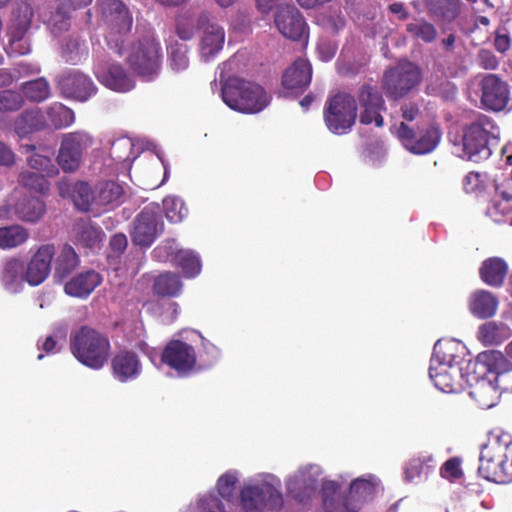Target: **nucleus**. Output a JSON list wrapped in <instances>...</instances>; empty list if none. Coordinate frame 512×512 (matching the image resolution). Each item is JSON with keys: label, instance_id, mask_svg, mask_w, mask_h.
Listing matches in <instances>:
<instances>
[{"label": "nucleus", "instance_id": "nucleus-31", "mask_svg": "<svg viewBox=\"0 0 512 512\" xmlns=\"http://www.w3.org/2000/svg\"><path fill=\"white\" fill-rule=\"evenodd\" d=\"M55 255L53 277L57 282H62L79 267L80 258L74 248L68 244L63 245Z\"/></svg>", "mask_w": 512, "mask_h": 512}, {"label": "nucleus", "instance_id": "nucleus-30", "mask_svg": "<svg viewBox=\"0 0 512 512\" xmlns=\"http://www.w3.org/2000/svg\"><path fill=\"white\" fill-rule=\"evenodd\" d=\"M477 365L483 370V378L490 380V377L499 375L512 363L501 351L488 350L478 354Z\"/></svg>", "mask_w": 512, "mask_h": 512}, {"label": "nucleus", "instance_id": "nucleus-11", "mask_svg": "<svg viewBox=\"0 0 512 512\" xmlns=\"http://www.w3.org/2000/svg\"><path fill=\"white\" fill-rule=\"evenodd\" d=\"M163 231V222L159 207L148 205L136 216L131 239L133 244L141 247H149Z\"/></svg>", "mask_w": 512, "mask_h": 512}, {"label": "nucleus", "instance_id": "nucleus-48", "mask_svg": "<svg viewBox=\"0 0 512 512\" xmlns=\"http://www.w3.org/2000/svg\"><path fill=\"white\" fill-rule=\"evenodd\" d=\"M406 30L413 37L426 43L433 42L437 37V30L435 26L424 19L407 24Z\"/></svg>", "mask_w": 512, "mask_h": 512}, {"label": "nucleus", "instance_id": "nucleus-6", "mask_svg": "<svg viewBox=\"0 0 512 512\" xmlns=\"http://www.w3.org/2000/svg\"><path fill=\"white\" fill-rule=\"evenodd\" d=\"M101 11L107 26V44L116 53L122 54L124 37L133 25L132 15L120 0H102Z\"/></svg>", "mask_w": 512, "mask_h": 512}, {"label": "nucleus", "instance_id": "nucleus-57", "mask_svg": "<svg viewBox=\"0 0 512 512\" xmlns=\"http://www.w3.org/2000/svg\"><path fill=\"white\" fill-rule=\"evenodd\" d=\"M201 512H225L221 501L214 495H208L200 499Z\"/></svg>", "mask_w": 512, "mask_h": 512}, {"label": "nucleus", "instance_id": "nucleus-51", "mask_svg": "<svg viewBox=\"0 0 512 512\" xmlns=\"http://www.w3.org/2000/svg\"><path fill=\"white\" fill-rule=\"evenodd\" d=\"M238 482V473L228 471L221 475L217 481V489L222 498L230 501L234 498V490Z\"/></svg>", "mask_w": 512, "mask_h": 512}, {"label": "nucleus", "instance_id": "nucleus-13", "mask_svg": "<svg viewBox=\"0 0 512 512\" xmlns=\"http://www.w3.org/2000/svg\"><path fill=\"white\" fill-rule=\"evenodd\" d=\"M160 48L153 39L146 38L132 44L127 55L131 68L143 77L155 74L159 68Z\"/></svg>", "mask_w": 512, "mask_h": 512}, {"label": "nucleus", "instance_id": "nucleus-8", "mask_svg": "<svg viewBox=\"0 0 512 512\" xmlns=\"http://www.w3.org/2000/svg\"><path fill=\"white\" fill-rule=\"evenodd\" d=\"M357 104L355 98L345 92H339L325 104L324 121L334 134H345L355 124Z\"/></svg>", "mask_w": 512, "mask_h": 512}, {"label": "nucleus", "instance_id": "nucleus-20", "mask_svg": "<svg viewBox=\"0 0 512 512\" xmlns=\"http://www.w3.org/2000/svg\"><path fill=\"white\" fill-rule=\"evenodd\" d=\"M55 254L56 249L53 244L41 245L25 266V281L31 286L43 283L51 272V263Z\"/></svg>", "mask_w": 512, "mask_h": 512}, {"label": "nucleus", "instance_id": "nucleus-34", "mask_svg": "<svg viewBox=\"0 0 512 512\" xmlns=\"http://www.w3.org/2000/svg\"><path fill=\"white\" fill-rule=\"evenodd\" d=\"M8 206L13 209L19 219L27 222L38 221L45 211L44 203L33 196H23L15 203L9 202Z\"/></svg>", "mask_w": 512, "mask_h": 512}, {"label": "nucleus", "instance_id": "nucleus-19", "mask_svg": "<svg viewBox=\"0 0 512 512\" xmlns=\"http://www.w3.org/2000/svg\"><path fill=\"white\" fill-rule=\"evenodd\" d=\"M358 101L363 109L360 114V122L365 125L374 122L377 127H382L384 120L380 112L386 107L378 88L369 84L361 86L358 92Z\"/></svg>", "mask_w": 512, "mask_h": 512}, {"label": "nucleus", "instance_id": "nucleus-54", "mask_svg": "<svg viewBox=\"0 0 512 512\" xmlns=\"http://www.w3.org/2000/svg\"><path fill=\"white\" fill-rule=\"evenodd\" d=\"M182 249H178V246L174 240H166L161 245L156 247L153 251L155 257L160 261L171 260L174 262L175 254Z\"/></svg>", "mask_w": 512, "mask_h": 512}, {"label": "nucleus", "instance_id": "nucleus-53", "mask_svg": "<svg viewBox=\"0 0 512 512\" xmlns=\"http://www.w3.org/2000/svg\"><path fill=\"white\" fill-rule=\"evenodd\" d=\"M187 51V46L184 44L175 43L170 45L168 52L172 69L180 71L188 67Z\"/></svg>", "mask_w": 512, "mask_h": 512}, {"label": "nucleus", "instance_id": "nucleus-22", "mask_svg": "<svg viewBox=\"0 0 512 512\" xmlns=\"http://www.w3.org/2000/svg\"><path fill=\"white\" fill-rule=\"evenodd\" d=\"M97 79L111 90L127 92L134 87V81L118 64H109L99 61L94 66Z\"/></svg>", "mask_w": 512, "mask_h": 512}, {"label": "nucleus", "instance_id": "nucleus-50", "mask_svg": "<svg viewBox=\"0 0 512 512\" xmlns=\"http://www.w3.org/2000/svg\"><path fill=\"white\" fill-rule=\"evenodd\" d=\"M33 16L34 11L31 5L26 2L20 3L15 11V32L24 34L29 29Z\"/></svg>", "mask_w": 512, "mask_h": 512}, {"label": "nucleus", "instance_id": "nucleus-44", "mask_svg": "<svg viewBox=\"0 0 512 512\" xmlns=\"http://www.w3.org/2000/svg\"><path fill=\"white\" fill-rule=\"evenodd\" d=\"M29 238V232L20 225H11L0 228V248L11 249L25 243Z\"/></svg>", "mask_w": 512, "mask_h": 512}, {"label": "nucleus", "instance_id": "nucleus-29", "mask_svg": "<svg viewBox=\"0 0 512 512\" xmlns=\"http://www.w3.org/2000/svg\"><path fill=\"white\" fill-rule=\"evenodd\" d=\"M102 229L89 220H79L73 227V240L76 245L84 248L95 249L103 241Z\"/></svg>", "mask_w": 512, "mask_h": 512}, {"label": "nucleus", "instance_id": "nucleus-45", "mask_svg": "<svg viewBox=\"0 0 512 512\" xmlns=\"http://www.w3.org/2000/svg\"><path fill=\"white\" fill-rule=\"evenodd\" d=\"M47 177L38 172L23 170L19 173L18 183L30 191L45 194L49 190Z\"/></svg>", "mask_w": 512, "mask_h": 512}, {"label": "nucleus", "instance_id": "nucleus-33", "mask_svg": "<svg viewBox=\"0 0 512 512\" xmlns=\"http://www.w3.org/2000/svg\"><path fill=\"white\" fill-rule=\"evenodd\" d=\"M469 311L477 318L486 319L495 315L497 298L489 291L477 290L469 298Z\"/></svg>", "mask_w": 512, "mask_h": 512}, {"label": "nucleus", "instance_id": "nucleus-61", "mask_svg": "<svg viewBox=\"0 0 512 512\" xmlns=\"http://www.w3.org/2000/svg\"><path fill=\"white\" fill-rule=\"evenodd\" d=\"M23 35L24 34L15 31L12 33L11 47L14 52L20 55H25L30 52V46L23 40Z\"/></svg>", "mask_w": 512, "mask_h": 512}, {"label": "nucleus", "instance_id": "nucleus-7", "mask_svg": "<svg viewBox=\"0 0 512 512\" xmlns=\"http://www.w3.org/2000/svg\"><path fill=\"white\" fill-rule=\"evenodd\" d=\"M493 127L492 121L486 116H480L476 121L467 126L459 143H455L456 153L459 157L479 162L491 155L488 147L489 128Z\"/></svg>", "mask_w": 512, "mask_h": 512}, {"label": "nucleus", "instance_id": "nucleus-52", "mask_svg": "<svg viewBox=\"0 0 512 512\" xmlns=\"http://www.w3.org/2000/svg\"><path fill=\"white\" fill-rule=\"evenodd\" d=\"M24 104L21 93L14 90H0V111L12 112L20 109Z\"/></svg>", "mask_w": 512, "mask_h": 512}, {"label": "nucleus", "instance_id": "nucleus-26", "mask_svg": "<svg viewBox=\"0 0 512 512\" xmlns=\"http://www.w3.org/2000/svg\"><path fill=\"white\" fill-rule=\"evenodd\" d=\"M102 278L94 270H87L71 277L64 285L67 295L77 298L89 296L100 285Z\"/></svg>", "mask_w": 512, "mask_h": 512}, {"label": "nucleus", "instance_id": "nucleus-5", "mask_svg": "<svg viewBox=\"0 0 512 512\" xmlns=\"http://www.w3.org/2000/svg\"><path fill=\"white\" fill-rule=\"evenodd\" d=\"M508 452L512 453V443L502 445L492 442L484 445L479 457L478 474L495 483L512 481V459L509 462Z\"/></svg>", "mask_w": 512, "mask_h": 512}, {"label": "nucleus", "instance_id": "nucleus-21", "mask_svg": "<svg viewBox=\"0 0 512 512\" xmlns=\"http://www.w3.org/2000/svg\"><path fill=\"white\" fill-rule=\"evenodd\" d=\"M279 32L291 40H301L307 37V26L299 10L294 6L281 7L275 16Z\"/></svg>", "mask_w": 512, "mask_h": 512}, {"label": "nucleus", "instance_id": "nucleus-15", "mask_svg": "<svg viewBox=\"0 0 512 512\" xmlns=\"http://www.w3.org/2000/svg\"><path fill=\"white\" fill-rule=\"evenodd\" d=\"M161 360L183 376L194 369L197 357L192 345L180 340H172L164 348Z\"/></svg>", "mask_w": 512, "mask_h": 512}, {"label": "nucleus", "instance_id": "nucleus-38", "mask_svg": "<svg viewBox=\"0 0 512 512\" xmlns=\"http://www.w3.org/2000/svg\"><path fill=\"white\" fill-rule=\"evenodd\" d=\"M460 4V0H429L428 10L442 24H448L459 16Z\"/></svg>", "mask_w": 512, "mask_h": 512}, {"label": "nucleus", "instance_id": "nucleus-27", "mask_svg": "<svg viewBox=\"0 0 512 512\" xmlns=\"http://www.w3.org/2000/svg\"><path fill=\"white\" fill-rule=\"evenodd\" d=\"M336 481L326 480L322 484L323 505L327 512H357L358 505L350 503L348 496L339 493Z\"/></svg>", "mask_w": 512, "mask_h": 512}, {"label": "nucleus", "instance_id": "nucleus-16", "mask_svg": "<svg viewBox=\"0 0 512 512\" xmlns=\"http://www.w3.org/2000/svg\"><path fill=\"white\" fill-rule=\"evenodd\" d=\"M481 104L488 110L502 111L510 100L508 84L495 74H487L480 81Z\"/></svg>", "mask_w": 512, "mask_h": 512}, {"label": "nucleus", "instance_id": "nucleus-64", "mask_svg": "<svg viewBox=\"0 0 512 512\" xmlns=\"http://www.w3.org/2000/svg\"><path fill=\"white\" fill-rule=\"evenodd\" d=\"M15 162V155L13 151L0 141V165L11 166Z\"/></svg>", "mask_w": 512, "mask_h": 512}, {"label": "nucleus", "instance_id": "nucleus-43", "mask_svg": "<svg viewBox=\"0 0 512 512\" xmlns=\"http://www.w3.org/2000/svg\"><path fill=\"white\" fill-rule=\"evenodd\" d=\"M153 290L162 297H175L182 290V282L176 273L165 272L155 278Z\"/></svg>", "mask_w": 512, "mask_h": 512}, {"label": "nucleus", "instance_id": "nucleus-3", "mask_svg": "<svg viewBox=\"0 0 512 512\" xmlns=\"http://www.w3.org/2000/svg\"><path fill=\"white\" fill-rule=\"evenodd\" d=\"M280 487V480L273 475H265L260 481L245 485L240 492L243 511L263 512L266 507L280 509L283 506Z\"/></svg>", "mask_w": 512, "mask_h": 512}, {"label": "nucleus", "instance_id": "nucleus-58", "mask_svg": "<svg viewBox=\"0 0 512 512\" xmlns=\"http://www.w3.org/2000/svg\"><path fill=\"white\" fill-rule=\"evenodd\" d=\"M177 35L182 40H190L194 36V27L192 21L183 17L179 18L176 26Z\"/></svg>", "mask_w": 512, "mask_h": 512}, {"label": "nucleus", "instance_id": "nucleus-1", "mask_svg": "<svg viewBox=\"0 0 512 512\" xmlns=\"http://www.w3.org/2000/svg\"><path fill=\"white\" fill-rule=\"evenodd\" d=\"M221 97L231 109L247 114L261 112L270 102L259 84L239 77H230L224 82Z\"/></svg>", "mask_w": 512, "mask_h": 512}, {"label": "nucleus", "instance_id": "nucleus-10", "mask_svg": "<svg viewBox=\"0 0 512 512\" xmlns=\"http://www.w3.org/2000/svg\"><path fill=\"white\" fill-rule=\"evenodd\" d=\"M396 134L408 151L418 155L432 152L438 146L441 139V131L434 125L416 132L405 122H401L397 127Z\"/></svg>", "mask_w": 512, "mask_h": 512}, {"label": "nucleus", "instance_id": "nucleus-14", "mask_svg": "<svg viewBox=\"0 0 512 512\" xmlns=\"http://www.w3.org/2000/svg\"><path fill=\"white\" fill-rule=\"evenodd\" d=\"M322 469L316 464H308L300 467L292 476L286 480V489L294 499L304 502L318 487V480Z\"/></svg>", "mask_w": 512, "mask_h": 512}, {"label": "nucleus", "instance_id": "nucleus-60", "mask_svg": "<svg viewBox=\"0 0 512 512\" xmlns=\"http://www.w3.org/2000/svg\"><path fill=\"white\" fill-rule=\"evenodd\" d=\"M401 115L403 118V122L414 121L419 115L420 109L419 105L415 102H407L401 105L400 107Z\"/></svg>", "mask_w": 512, "mask_h": 512}, {"label": "nucleus", "instance_id": "nucleus-42", "mask_svg": "<svg viewBox=\"0 0 512 512\" xmlns=\"http://www.w3.org/2000/svg\"><path fill=\"white\" fill-rule=\"evenodd\" d=\"M123 196V188L114 181L100 182L95 187V199L98 205H119Z\"/></svg>", "mask_w": 512, "mask_h": 512}, {"label": "nucleus", "instance_id": "nucleus-46", "mask_svg": "<svg viewBox=\"0 0 512 512\" xmlns=\"http://www.w3.org/2000/svg\"><path fill=\"white\" fill-rule=\"evenodd\" d=\"M21 90L31 102H42L50 95L49 83L43 77L23 83Z\"/></svg>", "mask_w": 512, "mask_h": 512}, {"label": "nucleus", "instance_id": "nucleus-56", "mask_svg": "<svg viewBox=\"0 0 512 512\" xmlns=\"http://www.w3.org/2000/svg\"><path fill=\"white\" fill-rule=\"evenodd\" d=\"M425 471L424 460L421 458L411 459L405 468V480L411 482L419 478Z\"/></svg>", "mask_w": 512, "mask_h": 512}, {"label": "nucleus", "instance_id": "nucleus-28", "mask_svg": "<svg viewBox=\"0 0 512 512\" xmlns=\"http://www.w3.org/2000/svg\"><path fill=\"white\" fill-rule=\"evenodd\" d=\"M114 376L121 382L135 379L141 372L138 355L132 351H121L112 360Z\"/></svg>", "mask_w": 512, "mask_h": 512}, {"label": "nucleus", "instance_id": "nucleus-17", "mask_svg": "<svg viewBox=\"0 0 512 512\" xmlns=\"http://www.w3.org/2000/svg\"><path fill=\"white\" fill-rule=\"evenodd\" d=\"M197 22L201 31L200 55L208 61L223 48L225 32L207 13H201Z\"/></svg>", "mask_w": 512, "mask_h": 512}, {"label": "nucleus", "instance_id": "nucleus-62", "mask_svg": "<svg viewBox=\"0 0 512 512\" xmlns=\"http://www.w3.org/2000/svg\"><path fill=\"white\" fill-rule=\"evenodd\" d=\"M63 56L67 62L76 64L80 60L79 43L77 41H70L64 49Z\"/></svg>", "mask_w": 512, "mask_h": 512}, {"label": "nucleus", "instance_id": "nucleus-4", "mask_svg": "<svg viewBox=\"0 0 512 512\" xmlns=\"http://www.w3.org/2000/svg\"><path fill=\"white\" fill-rule=\"evenodd\" d=\"M421 82L420 67L410 61H400L394 67L385 70L381 87L388 99L398 101L416 93Z\"/></svg>", "mask_w": 512, "mask_h": 512}, {"label": "nucleus", "instance_id": "nucleus-24", "mask_svg": "<svg viewBox=\"0 0 512 512\" xmlns=\"http://www.w3.org/2000/svg\"><path fill=\"white\" fill-rule=\"evenodd\" d=\"M311 78V64L307 60L297 59L284 71L282 85L291 93H301L309 86Z\"/></svg>", "mask_w": 512, "mask_h": 512}, {"label": "nucleus", "instance_id": "nucleus-35", "mask_svg": "<svg viewBox=\"0 0 512 512\" xmlns=\"http://www.w3.org/2000/svg\"><path fill=\"white\" fill-rule=\"evenodd\" d=\"M36 147L32 144H23L20 146V152L26 154L27 166L45 176L51 177L56 175L57 167L53 164L52 160L48 156H44L35 152Z\"/></svg>", "mask_w": 512, "mask_h": 512}, {"label": "nucleus", "instance_id": "nucleus-9", "mask_svg": "<svg viewBox=\"0 0 512 512\" xmlns=\"http://www.w3.org/2000/svg\"><path fill=\"white\" fill-rule=\"evenodd\" d=\"M94 143V136L85 130L62 134L57 156L58 165L64 172L71 173L76 171L81 165L84 153Z\"/></svg>", "mask_w": 512, "mask_h": 512}, {"label": "nucleus", "instance_id": "nucleus-63", "mask_svg": "<svg viewBox=\"0 0 512 512\" xmlns=\"http://www.w3.org/2000/svg\"><path fill=\"white\" fill-rule=\"evenodd\" d=\"M111 249L117 253L121 254L123 253L128 245L127 237L125 234L118 233L111 237L110 243H109Z\"/></svg>", "mask_w": 512, "mask_h": 512}, {"label": "nucleus", "instance_id": "nucleus-47", "mask_svg": "<svg viewBox=\"0 0 512 512\" xmlns=\"http://www.w3.org/2000/svg\"><path fill=\"white\" fill-rule=\"evenodd\" d=\"M173 263L182 269L186 277H195L201 271L199 257L190 250L178 251L175 254Z\"/></svg>", "mask_w": 512, "mask_h": 512}, {"label": "nucleus", "instance_id": "nucleus-23", "mask_svg": "<svg viewBox=\"0 0 512 512\" xmlns=\"http://www.w3.org/2000/svg\"><path fill=\"white\" fill-rule=\"evenodd\" d=\"M57 189L61 197L71 198L79 210L88 211L92 203L96 204L95 189L92 190L87 182L78 181L72 184L62 179L57 183Z\"/></svg>", "mask_w": 512, "mask_h": 512}, {"label": "nucleus", "instance_id": "nucleus-32", "mask_svg": "<svg viewBox=\"0 0 512 512\" xmlns=\"http://www.w3.org/2000/svg\"><path fill=\"white\" fill-rule=\"evenodd\" d=\"M48 127L43 111L38 109L25 110L19 114L14 123V130L20 137L40 131Z\"/></svg>", "mask_w": 512, "mask_h": 512}, {"label": "nucleus", "instance_id": "nucleus-25", "mask_svg": "<svg viewBox=\"0 0 512 512\" xmlns=\"http://www.w3.org/2000/svg\"><path fill=\"white\" fill-rule=\"evenodd\" d=\"M24 262L16 257H9L0 265V282L10 293H17L21 290L25 281Z\"/></svg>", "mask_w": 512, "mask_h": 512}, {"label": "nucleus", "instance_id": "nucleus-12", "mask_svg": "<svg viewBox=\"0 0 512 512\" xmlns=\"http://www.w3.org/2000/svg\"><path fill=\"white\" fill-rule=\"evenodd\" d=\"M445 344L438 340L434 345V353L429 368V377L435 387L443 392H451L455 386V376L459 374L458 367L452 364L451 354L446 355Z\"/></svg>", "mask_w": 512, "mask_h": 512}, {"label": "nucleus", "instance_id": "nucleus-40", "mask_svg": "<svg viewBox=\"0 0 512 512\" xmlns=\"http://www.w3.org/2000/svg\"><path fill=\"white\" fill-rule=\"evenodd\" d=\"M48 124V127L55 129H62L72 125L75 122L74 112L61 103H53L46 107L43 112Z\"/></svg>", "mask_w": 512, "mask_h": 512}, {"label": "nucleus", "instance_id": "nucleus-39", "mask_svg": "<svg viewBox=\"0 0 512 512\" xmlns=\"http://www.w3.org/2000/svg\"><path fill=\"white\" fill-rule=\"evenodd\" d=\"M379 484V480L373 476L368 475L367 477H359L352 481L350 484L349 495L350 503L358 505L360 509V503L370 497Z\"/></svg>", "mask_w": 512, "mask_h": 512}, {"label": "nucleus", "instance_id": "nucleus-59", "mask_svg": "<svg viewBox=\"0 0 512 512\" xmlns=\"http://www.w3.org/2000/svg\"><path fill=\"white\" fill-rule=\"evenodd\" d=\"M479 65L486 70H495L498 67L496 56L489 50H480L478 53Z\"/></svg>", "mask_w": 512, "mask_h": 512}, {"label": "nucleus", "instance_id": "nucleus-41", "mask_svg": "<svg viewBox=\"0 0 512 512\" xmlns=\"http://www.w3.org/2000/svg\"><path fill=\"white\" fill-rule=\"evenodd\" d=\"M469 395L479 404L481 408L493 407L499 398V393L491 381L485 378L477 380Z\"/></svg>", "mask_w": 512, "mask_h": 512}, {"label": "nucleus", "instance_id": "nucleus-2", "mask_svg": "<svg viewBox=\"0 0 512 512\" xmlns=\"http://www.w3.org/2000/svg\"><path fill=\"white\" fill-rule=\"evenodd\" d=\"M70 349L83 365L100 369L110 356L108 337L89 326H82L70 337Z\"/></svg>", "mask_w": 512, "mask_h": 512}, {"label": "nucleus", "instance_id": "nucleus-36", "mask_svg": "<svg viewBox=\"0 0 512 512\" xmlns=\"http://www.w3.org/2000/svg\"><path fill=\"white\" fill-rule=\"evenodd\" d=\"M508 271L506 262L498 257L485 260L480 268V277L488 285L499 287L504 282Z\"/></svg>", "mask_w": 512, "mask_h": 512}, {"label": "nucleus", "instance_id": "nucleus-55", "mask_svg": "<svg viewBox=\"0 0 512 512\" xmlns=\"http://www.w3.org/2000/svg\"><path fill=\"white\" fill-rule=\"evenodd\" d=\"M498 393L512 392V365L497 376L490 377V380Z\"/></svg>", "mask_w": 512, "mask_h": 512}, {"label": "nucleus", "instance_id": "nucleus-49", "mask_svg": "<svg viewBox=\"0 0 512 512\" xmlns=\"http://www.w3.org/2000/svg\"><path fill=\"white\" fill-rule=\"evenodd\" d=\"M166 218L172 223H178L187 215L188 209L184 202L175 196H168L163 200Z\"/></svg>", "mask_w": 512, "mask_h": 512}, {"label": "nucleus", "instance_id": "nucleus-18", "mask_svg": "<svg viewBox=\"0 0 512 512\" xmlns=\"http://www.w3.org/2000/svg\"><path fill=\"white\" fill-rule=\"evenodd\" d=\"M58 87L67 97L81 102L87 101L96 92L93 81L78 70H69L58 78Z\"/></svg>", "mask_w": 512, "mask_h": 512}, {"label": "nucleus", "instance_id": "nucleus-37", "mask_svg": "<svg viewBox=\"0 0 512 512\" xmlns=\"http://www.w3.org/2000/svg\"><path fill=\"white\" fill-rule=\"evenodd\" d=\"M512 335L510 327L503 322L489 321L478 330V339L485 345H498Z\"/></svg>", "mask_w": 512, "mask_h": 512}]
</instances>
